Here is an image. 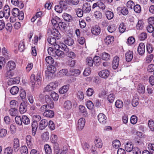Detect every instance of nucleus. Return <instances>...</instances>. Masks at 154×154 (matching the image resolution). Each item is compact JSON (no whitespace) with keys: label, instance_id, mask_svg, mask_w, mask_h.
I'll list each match as a JSON object with an SVG mask.
<instances>
[{"label":"nucleus","instance_id":"obj_28","mask_svg":"<svg viewBox=\"0 0 154 154\" xmlns=\"http://www.w3.org/2000/svg\"><path fill=\"white\" fill-rule=\"evenodd\" d=\"M79 112L83 113L84 116L86 117L88 116V113L87 112L85 107L82 105H80L79 106Z\"/></svg>","mask_w":154,"mask_h":154},{"label":"nucleus","instance_id":"obj_24","mask_svg":"<svg viewBox=\"0 0 154 154\" xmlns=\"http://www.w3.org/2000/svg\"><path fill=\"white\" fill-rule=\"evenodd\" d=\"M44 116L48 118H52L54 116V112L53 111L48 109L43 113Z\"/></svg>","mask_w":154,"mask_h":154},{"label":"nucleus","instance_id":"obj_56","mask_svg":"<svg viewBox=\"0 0 154 154\" xmlns=\"http://www.w3.org/2000/svg\"><path fill=\"white\" fill-rule=\"evenodd\" d=\"M20 151L21 154H27L28 152L27 148L26 146H21Z\"/></svg>","mask_w":154,"mask_h":154},{"label":"nucleus","instance_id":"obj_62","mask_svg":"<svg viewBox=\"0 0 154 154\" xmlns=\"http://www.w3.org/2000/svg\"><path fill=\"white\" fill-rule=\"evenodd\" d=\"M15 119V122L17 124L19 125H22L21 117L20 116H16Z\"/></svg>","mask_w":154,"mask_h":154},{"label":"nucleus","instance_id":"obj_45","mask_svg":"<svg viewBox=\"0 0 154 154\" xmlns=\"http://www.w3.org/2000/svg\"><path fill=\"white\" fill-rule=\"evenodd\" d=\"M47 69L48 72L52 74L54 73L56 71V68L54 65L48 67Z\"/></svg>","mask_w":154,"mask_h":154},{"label":"nucleus","instance_id":"obj_39","mask_svg":"<svg viewBox=\"0 0 154 154\" xmlns=\"http://www.w3.org/2000/svg\"><path fill=\"white\" fill-rule=\"evenodd\" d=\"M60 19L57 16H55L54 17H52L51 20L52 24L54 26H57L58 22H59Z\"/></svg>","mask_w":154,"mask_h":154},{"label":"nucleus","instance_id":"obj_15","mask_svg":"<svg viewBox=\"0 0 154 154\" xmlns=\"http://www.w3.org/2000/svg\"><path fill=\"white\" fill-rule=\"evenodd\" d=\"M119 59L118 56H115L113 58L112 62V67L113 69H116L119 65Z\"/></svg>","mask_w":154,"mask_h":154},{"label":"nucleus","instance_id":"obj_7","mask_svg":"<svg viewBox=\"0 0 154 154\" xmlns=\"http://www.w3.org/2000/svg\"><path fill=\"white\" fill-rule=\"evenodd\" d=\"M85 123V119L82 118L79 119L77 125V129L79 130H82L84 128Z\"/></svg>","mask_w":154,"mask_h":154},{"label":"nucleus","instance_id":"obj_34","mask_svg":"<svg viewBox=\"0 0 154 154\" xmlns=\"http://www.w3.org/2000/svg\"><path fill=\"white\" fill-rule=\"evenodd\" d=\"M72 106V104L71 101L67 100L65 101L64 104V107L66 109L69 110L70 109Z\"/></svg>","mask_w":154,"mask_h":154},{"label":"nucleus","instance_id":"obj_32","mask_svg":"<svg viewBox=\"0 0 154 154\" xmlns=\"http://www.w3.org/2000/svg\"><path fill=\"white\" fill-rule=\"evenodd\" d=\"M64 42L65 44L69 46L72 45L74 43L72 38L69 37H68L65 39Z\"/></svg>","mask_w":154,"mask_h":154},{"label":"nucleus","instance_id":"obj_12","mask_svg":"<svg viewBox=\"0 0 154 154\" xmlns=\"http://www.w3.org/2000/svg\"><path fill=\"white\" fill-rule=\"evenodd\" d=\"M26 142L29 148L31 149L34 142V139L30 135H28L26 137Z\"/></svg>","mask_w":154,"mask_h":154},{"label":"nucleus","instance_id":"obj_31","mask_svg":"<svg viewBox=\"0 0 154 154\" xmlns=\"http://www.w3.org/2000/svg\"><path fill=\"white\" fill-rule=\"evenodd\" d=\"M19 81V78H12L10 79L8 83V85L18 84Z\"/></svg>","mask_w":154,"mask_h":154},{"label":"nucleus","instance_id":"obj_42","mask_svg":"<svg viewBox=\"0 0 154 154\" xmlns=\"http://www.w3.org/2000/svg\"><path fill=\"white\" fill-rule=\"evenodd\" d=\"M49 133L48 132L43 133L42 136V140L45 141H47L49 140Z\"/></svg>","mask_w":154,"mask_h":154},{"label":"nucleus","instance_id":"obj_19","mask_svg":"<svg viewBox=\"0 0 154 154\" xmlns=\"http://www.w3.org/2000/svg\"><path fill=\"white\" fill-rule=\"evenodd\" d=\"M15 63L13 61H9L6 65L7 69L13 70L15 68Z\"/></svg>","mask_w":154,"mask_h":154},{"label":"nucleus","instance_id":"obj_20","mask_svg":"<svg viewBox=\"0 0 154 154\" xmlns=\"http://www.w3.org/2000/svg\"><path fill=\"white\" fill-rule=\"evenodd\" d=\"M137 92L140 94H143L145 92V86L141 84H139L137 87Z\"/></svg>","mask_w":154,"mask_h":154},{"label":"nucleus","instance_id":"obj_60","mask_svg":"<svg viewBox=\"0 0 154 154\" xmlns=\"http://www.w3.org/2000/svg\"><path fill=\"white\" fill-rule=\"evenodd\" d=\"M8 51L5 47H3L2 49V54L5 57V58L8 59L9 58V55L8 53Z\"/></svg>","mask_w":154,"mask_h":154},{"label":"nucleus","instance_id":"obj_55","mask_svg":"<svg viewBox=\"0 0 154 154\" xmlns=\"http://www.w3.org/2000/svg\"><path fill=\"white\" fill-rule=\"evenodd\" d=\"M59 5L61 7H62L63 10H66L67 9V4L66 1H60Z\"/></svg>","mask_w":154,"mask_h":154},{"label":"nucleus","instance_id":"obj_43","mask_svg":"<svg viewBox=\"0 0 154 154\" xmlns=\"http://www.w3.org/2000/svg\"><path fill=\"white\" fill-rule=\"evenodd\" d=\"M44 149L46 154H51L52 150L48 144H46L45 145Z\"/></svg>","mask_w":154,"mask_h":154},{"label":"nucleus","instance_id":"obj_22","mask_svg":"<svg viewBox=\"0 0 154 154\" xmlns=\"http://www.w3.org/2000/svg\"><path fill=\"white\" fill-rule=\"evenodd\" d=\"M133 148V145L131 142H128L125 145V149L128 152L131 151Z\"/></svg>","mask_w":154,"mask_h":154},{"label":"nucleus","instance_id":"obj_25","mask_svg":"<svg viewBox=\"0 0 154 154\" xmlns=\"http://www.w3.org/2000/svg\"><path fill=\"white\" fill-rule=\"evenodd\" d=\"M100 56L103 60H108L110 58V55L108 53L103 52L101 53Z\"/></svg>","mask_w":154,"mask_h":154},{"label":"nucleus","instance_id":"obj_50","mask_svg":"<svg viewBox=\"0 0 154 154\" xmlns=\"http://www.w3.org/2000/svg\"><path fill=\"white\" fill-rule=\"evenodd\" d=\"M25 49L24 45V41L22 40L20 41L19 45V50L20 52L23 51Z\"/></svg>","mask_w":154,"mask_h":154},{"label":"nucleus","instance_id":"obj_63","mask_svg":"<svg viewBox=\"0 0 154 154\" xmlns=\"http://www.w3.org/2000/svg\"><path fill=\"white\" fill-rule=\"evenodd\" d=\"M134 11L136 13H139L141 11V8L140 5L137 4L134 5Z\"/></svg>","mask_w":154,"mask_h":154},{"label":"nucleus","instance_id":"obj_10","mask_svg":"<svg viewBox=\"0 0 154 154\" xmlns=\"http://www.w3.org/2000/svg\"><path fill=\"white\" fill-rule=\"evenodd\" d=\"M97 117L98 120L100 123L104 124L106 123L107 117L103 113H99Z\"/></svg>","mask_w":154,"mask_h":154},{"label":"nucleus","instance_id":"obj_44","mask_svg":"<svg viewBox=\"0 0 154 154\" xmlns=\"http://www.w3.org/2000/svg\"><path fill=\"white\" fill-rule=\"evenodd\" d=\"M87 64L89 66L91 67L93 66V63H94V60L90 57H88L86 59Z\"/></svg>","mask_w":154,"mask_h":154},{"label":"nucleus","instance_id":"obj_51","mask_svg":"<svg viewBox=\"0 0 154 154\" xmlns=\"http://www.w3.org/2000/svg\"><path fill=\"white\" fill-rule=\"evenodd\" d=\"M143 22L142 20H139L136 26V28L137 29H142L143 27Z\"/></svg>","mask_w":154,"mask_h":154},{"label":"nucleus","instance_id":"obj_35","mask_svg":"<svg viewBox=\"0 0 154 154\" xmlns=\"http://www.w3.org/2000/svg\"><path fill=\"white\" fill-rule=\"evenodd\" d=\"M69 87V85H68L63 86L59 89V93L61 94H63L66 93L68 91Z\"/></svg>","mask_w":154,"mask_h":154},{"label":"nucleus","instance_id":"obj_64","mask_svg":"<svg viewBox=\"0 0 154 154\" xmlns=\"http://www.w3.org/2000/svg\"><path fill=\"white\" fill-rule=\"evenodd\" d=\"M148 148L150 151V152L154 153V144L149 143L148 146Z\"/></svg>","mask_w":154,"mask_h":154},{"label":"nucleus","instance_id":"obj_49","mask_svg":"<svg viewBox=\"0 0 154 154\" xmlns=\"http://www.w3.org/2000/svg\"><path fill=\"white\" fill-rule=\"evenodd\" d=\"M148 125L150 130L152 131H154V121L152 120H149Z\"/></svg>","mask_w":154,"mask_h":154},{"label":"nucleus","instance_id":"obj_17","mask_svg":"<svg viewBox=\"0 0 154 154\" xmlns=\"http://www.w3.org/2000/svg\"><path fill=\"white\" fill-rule=\"evenodd\" d=\"M145 45L143 43L140 44L137 49V51L139 54L142 55L145 52Z\"/></svg>","mask_w":154,"mask_h":154},{"label":"nucleus","instance_id":"obj_37","mask_svg":"<svg viewBox=\"0 0 154 154\" xmlns=\"http://www.w3.org/2000/svg\"><path fill=\"white\" fill-rule=\"evenodd\" d=\"M19 89L18 87L16 86L13 87L10 89V92L12 95L16 94L19 92Z\"/></svg>","mask_w":154,"mask_h":154},{"label":"nucleus","instance_id":"obj_33","mask_svg":"<svg viewBox=\"0 0 154 154\" xmlns=\"http://www.w3.org/2000/svg\"><path fill=\"white\" fill-rule=\"evenodd\" d=\"M121 143L120 141L117 140H113L112 143V146L114 148L118 149L120 146Z\"/></svg>","mask_w":154,"mask_h":154},{"label":"nucleus","instance_id":"obj_41","mask_svg":"<svg viewBox=\"0 0 154 154\" xmlns=\"http://www.w3.org/2000/svg\"><path fill=\"white\" fill-rule=\"evenodd\" d=\"M76 60H74L69 59L66 62L67 65L71 67H73L75 65Z\"/></svg>","mask_w":154,"mask_h":154},{"label":"nucleus","instance_id":"obj_29","mask_svg":"<svg viewBox=\"0 0 154 154\" xmlns=\"http://www.w3.org/2000/svg\"><path fill=\"white\" fill-rule=\"evenodd\" d=\"M22 123L25 125H28L30 124V121L29 119L26 115H23L21 117Z\"/></svg>","mask_w":154,"mask_h":154},{"label":"nucleus","instance_id":"obj_9","mask_svg":"<svg viewBox=\"0 0 154 154\" xmlns=\"http://www.w3.org/2000/svg\"><path fill=\"white\" fill-rule=\"evenodd\" d=\"M109 72L107 69H104L100 71L98 75L101 78L106 79L109 76Z\"/></svg>","mask_w":154,"mask_h":154},{"label":"nucleus","instance_id":"obj_1","mask_svg":"<svg viewBox=\"0 0 154 154\" xmlns=\"http://www.w3.org/2000/svg\"><path fill=\"white\" fill-rule=\"evenodd\" d=\"M42 74L41 72H38L35 78L34 74L31 75L30 78V83L32 85V90L34 91L35 89L38 88L41 85Z\"/></svg>","mask_w":154,"mask_h":154},{"label":"nucleus","instance_id":"obj_11","mask_svg":"<svg viewBox=\"0 0 154 154\" xmlns=\"http://www.w3.org/2000/svg\"><path fill=\"white\" fill-rule=\"evenodd\" d=\"M27 104V103L25 102H23L21 103L19 109L21 114H23L26 112Z\"/></svg>","mask_w":154,"mask_h":154},{"label":"nucleus","instance_id":"obj_18","mask_svg":"<svg viewBox=\"0 0 154 154\" xmlns=\"http://www.w3.org/2000/svg\"><path fill=\"white\" fill-rule=\"evenodd\" d=\"M48 125V122L46 119H42L40 122L39 125V128L40 130H43Z\"/></svg>","mask_w":154,"mask_h":154},{"label":"nucleus","instance_id":"obj_3","mask_svg":"<svg viewBox=\"0 0 154 154\" xmlns=\"http://www.w3.org/2000/svg\"><path fill=\"white\" fill-rule=\"evenodd\" d=\"M60 48L63 51H65L66 55L68 57L72 59H74L76 57V54L72 51H69V49L66 45L65 44L60 45Z\"/></svg>","mask_w":154,"mask_h":154},{"label":"nucleus","instance_id":"obj_61","mask_svg":"<svg viewBox=\"0 0 154 154\" xmlns=\"http://www.w3.org/2000/svg\"><path fill=\"white\" fill-rule=\"evenodd\" d=\"M125 30V26L123 23H122L119 27V31L122 33L124 32Z\"/></svg>","mask_w":154,"mask_h":154},{"label":"nucleus","instance_id":"obj_8","mask_svg":"<svg viewBox=\"0 0 154 154\" xmlns=\"http://www.w3.org/2000/svg\"><path fill=\"white\" fill-rule=\"evenodd\" d=\"M69 74H68L67 76L72 75L77 76L80 74L81 71L80 70L70 68L69 70Z\"/></svg>","mask_w":154,"mask_h":154},{"label":"nucleus","instance_id":"obj_21","mask_svg":"<svg viewBox=\"0 0 154 154\" xmlns=\"http://www.w3.org/2000/svg\"><path fill=\"white\" fill-rule=\"evenodd\" d=\"M133 52L131 51H129L125 54L126 60L129 62L131 61L133 58Z\"/></svg>","mask_w":154,"mask_h":154},{"label":"nucleus","instance_id":"obj_13","mask_svg":"<svg viewBox=\"0 0 154 154\" xmlns=\"http://www.w3.org/2000/svg\"><path fill=\"white\" fill-rule=\"evenodd\" d=\"M13 147L14 151L15 152H17L19 150L20 147V143L18 138H15L13 140Z\"/></svg>","mask_w":154,"mask_h":154},{"label":"nucleus","instance_id":"obj_5","mask_svg":"<svg viewBox=\"0 0 154 154\" xmlns=\"http://www.w3.org/2000/svg\"><path fill=\"white\" fill-rule=\"evenodd\" d=\"M57 38L52 36L48 37L47 39L48 42L52 45L55 46V48H60V45L62 44H65L64 43H60L59 45L57 44V42L56 41Z\"/></svg>","mask_w":154,"mask_h":154},{"label":"nucleus","instance_id":"obj_57","mask_svg":"<svg viewBox=\"0 0 154 154\" xmlns=\"http://www.w3.org/2000/svg\"><path fill=\"white\" fill-rule=\"evenodd\" d=\"M51 98L53 99V100L55 101L57 100L58 99L59 96L58 94L54 91L51 92Z\"/></svg>","mask_w":154,"mask_h":154},{"label":"nucleus","instance_id":"obj_38","mask_svg":"<svg viewBox=\"0 0 154 154\" xmlns=\"http://www.w3.org/2000/svg\"><path fill=\"white\" fill-rule=\"evenodd\" d=\"M45 60L46 63L50 65L53 64L54 63V60L53 58L50 56L46 57L45 59Z\"/></svg>","mask_w":154,"mask_h":154},{"label":"nucleus","instance_id":"obj_54","mask_svg":"<svg viewBox=\"0 0 154 154\" xmlns=\"http://www.w3.org/2000/svg\"><path fill=\"white\" fill-rule=\"evenodd\" d=\"M20 11L19 10L16 8H14L12 9L11 11L12 15L14 17L18 16Z\"/></svg>","mask_w":154,"mask_h":154},{"label":"nucleus","instance_id":"obj_30","mask_svg":"<svg viewBox=\"0 0 154 154\" xmlns=\"http://www.w3.org/2000/svg\"><path fill=\"white\" fill-rule=\"evenodd\" d=\"M55 51L56 55L60 57H63L64 55V54H65V51L63 52V50H62L61 48H57Z\"/></svg>","mask_w":154,"mask_h":154},{"label":"nucleus","instance_id":"obj_53","mask_svg":"<svg viewBox=\"0 0 154 154\" xmlns=\"http://www.w3.org/2000/svg\"><path fill=\"white\" fill-rule=\"evenodd\" d=\"M75 12L77 16L79 17H81L83 16V10H82L79 8H77L75 9Z\"/></svg>","mask_w":154,"mask_h":154},{"label":"nucleus","instance_id":"obj_26","mask_svg":"<svg viewBox=\"0 0 154 154\" xmlns=\"http://www.w3.org/2000/svg\"><path fill=\"white\" fill-rule=\"evenodd\" d=\"M114 39L113 36L110 35L107 36L105 39V43L107 45L111 44L113 42Z\"/></svg>","mask_w":154,"mask_h":154},{"label":"nucleus","instance_id":"obj_4","mask_svg":"<svg viewBox=\"0 0 154 154\" xmlns=\"http://www.w3.org/2000/svg\"><path fill=\"white\" fill-rule=\"evenodd\" d=\"M48 33L56 38L57 40L59 39L60 38V35L58 30L55 28H53L51 29H48Z\"/></svg>","mask_w":154,"mask_h":154},{"label":"nucleus","instance_id":"obj_59","mask_svg":"<svg viewBox=\"0 0 154 154\" xmlns=\"http://www.w3.org/2000/svg\"><path fill=\"white\" fill-rule=\"evenodd\" d=\"M116 107L118 108H121L122 107L123 105V102L120 100H117L115 102Z\"/></svg>","mask_w":154,"mask_h":154},{"label":"nucleus","instance_id":"obj_58","mask_svg":"<svg viewBox=\"0 0 154 154\" xmlns=\"http://www.w3.org/2000/svg\"><path fill=\"white\" fill-rule=\"evenodd\" d=\"M18 102L15 100H12L10 102V106L11 108H16L18 105Z\"/></svg>","mask_w":154,"mask_h":154},{"label":"nucleus","instance_id":"obj_16","mask_svg":"<svg viewBox=\"0 0 154 154\" xmlns=\"http://www.w3.org/2000/svg\"><path fill=\"white\" fill-rule=\"evenodd\" d=\"M83 11L85 13H89L91 10V6L90 4L88 2L84 3L82 6Z\"/></svg>","mask_w":154,"mask_h":154},{"label":"nucleus","instance_id":"obj_6","mask_svg":"<svg viewBox=\"0 0 154 154\" xmlns=\"http://www.w3.org/2000/svg\"><path fill=\"white\" fill-rule=\"evenodd\" d=\"M58 85V82H57L51 83L45 88L44 91L49 92L54 90L57 87Z\"/></svg>","mask_w":154,"mask_h":154},{"label":"nucleus","instance_id":"obj_47","mask_svg":"<svg viewBox=\"0 0 154 154\" xmlns=\"http://www.w3.org/2000/svg\"><path fill=\"white\" fill-rule=\"evenodd\" d=\"M17 110L15 108H11L9 110L10 114L12 116H15L17 114Z\"/></svg>","mask_w":154,"mask_h":154},{"label":"nucleus","instance_id":"obj_46","mask_svg":"<svg viewBox=\"0 0 154 154\" xmlns=\"http://www.w3.org/2000/svg\"><path fill=\"white\" fill-rule=\"evenodd\" d=\"M62 17L64 20L66 21H70L72 20L71 16L68 14L64 13L62 15Z\"/></svg>","mask_w":154,"mask_h":154},{"label":"nucleus","instance_id":"obj_14","mask_svg":"<svg viewBox=\"0 0 154 154\" xmlns=\"http://www.w3.org/2000/svg\"><path fill=\"white\" fill-rule=\"evenodd\" d=\"M91 32L93 34L95 35H97L100 33L101 29L99 26L96 25L92 28Z\"/></svg>","mask_w":154,"mask_h":154},{"label":"nucleus","instance_id":"obj_23","mask_svg":"<svg viewBox=\"0 0 154 154\" xmlns=\"http://www.w3.org/2000/svg\"><path fill=\"white\" fill-rule=\"evenodd\" d=\"M11 3L15 6H17L20 8L23 7V4L21 2H19L18 0H11Z\"/></svg>","mask_w":154,"mask_h":154},{"label":"nucleus","instance_id":"obj_48","mask_svg":"<svg viewBox=\"0 0 154 154\" xmlns=\"http://www.w3.org/2000/svg\"><path fill=\"white\" fill-rule=\"evenodd\" d=\"M98 149L95 145H93L91 148L90 150L93 154H97Z\"/></svg>","mask_w":154,"mask_h":154},{"label":"nucleus","instance_id":"obj_2","mask_svg":"<svg viewBox=\"0 0 154 154\" xmlns=\"http://www.w3.org/2000/svg\"><path fill=\"white\" fill-rule=\"evenodd\" d=\"M45 101L47 104L42 106L39 109L40 111L44 113L46 111L52 109L54 107V102L49 96H46Z\"/></svg>","mask_w":154,"mask_h":154},{"label":"nucleus","instance_id":"obj_36","mask_svg":"<svg viewBox=\"0 0 154 154\" xmlns=\"http://www.w3.org/2000/svg\"><path fill=\"white\" fill-rule=\"evenodd\" d=\"M94 63L96 66H99L101 63L100 57L98 56H95L93 59Z\"/></svg>","mask_w":154,"mask_h":154},{"label":"nucleus","instance_id":"obj_40","mask_svg":"<svg viewBox=\"0 0 154 154\" xmlns=\"http://www.w3.org/2000/svg\"><path fill=\"white\" fill-rule=\"evenodd\" d=\"M105 14L106 18L109 20L112 19L114 16L113 13L109 11H106L105 13Z\"/></svg>","mask_w":154,"mask_h":154},{"label":"nucleus","instance_id":"obj_27","mask_svg":"<svg viewBox=\"0 0 154 154\" xmlns=\"http://www.w3.org/2000/svg\"><path fill=\"white\" fill-rule=\"evenodd\" d=\"M95 145L98 148H101L103 145L102 141L101 139L99 138H97L94 141Z\"/></svg>","mask_w":154,"mask_h":154},{"label":"nucleus","instance_id":"obj_52","mask_svg":"<svg viewBox=\"0 0 154 154\" xmlns=\"http://www.w3.org/2000/svg\"><path fill=\"white\" fill-rule=\"evenodd\" d=\"M86 105L88 109L91 110L93 109L94 105L91 101L88 100L86 103Z\"/></svg>","mask_w":154,"mask_h":154}]
</instances>
